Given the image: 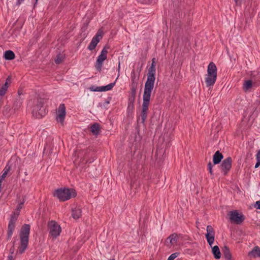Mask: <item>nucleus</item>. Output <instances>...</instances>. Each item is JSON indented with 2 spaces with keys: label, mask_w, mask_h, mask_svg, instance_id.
<instances>
[{
  "label": "nucleus",
  "mask_w": 260,
  "mask_h": 260,
  "mask_svg": "<svg viewBox=\"0 0 260 260\" xmlns=\"http://www.w3.org/2000/svg\"><path fill=\"white\" fill-rule=\"evenodd\" d=\"M30 228V225L28 224H24L21 228L20 233V245L17 250V252L20 254L24 253L27 248Z\"/></svg>",
  "instance_id": "2"
},
{
  "label": "nucleus",
  "mask_w": 260,
  "mask_h": 260,
  "mask_svg": "<svg viewBox=\"0 0 260 260\" xmlns=\"http://www.w3.org/2000/svg\"><path fill=\"white\" fill-rule=\"evenodd\" d=\"M63 61L62 55L60 54H58L54 60L56 64H59Z\"/></svg>",
  "instance_id": "30"
},
{
  "label": "nucleus",
  "mask_w": 260,
  "mask_h": 260,
  "mask_svg": "<svg viewBox=\"0 0 260 260\" xmlns=\"http://www.w3.org/2000/svg\"><path fill=\"white\" fill-rule=\"evenodd\" d=\"M66 107L64 104L59 105L56 112V119L57 122L62 124L66 116Z\"/></svg>",
  "instance_id": "11"
},
{
  "label": "nucleus",
  "mask_w": 260,
  "mask_h": 260,
  "mask_svg": "<svg viewBox=\"0 0 260 260\" xmlns=\"http://www.w3.org/2000/svg\"><path fill=\"white\" fill-rule=\"evenodd\" d=\"M137 87L132 86L131 89V96L136 97Z\"/></svg>",
  "instance_id": "33"
},
{
  "label": "nucleus",
  "mask_w": 260,
  "mask_h": 260,
  "mask_svg": "<svg viewBox=\"0 0 260 260\" xmlns=\"http://www.w3.org/2000/svg\"><path fill=\"white\" fill-rule=\"evenodd\" d=\"M111 260H114V259H111Z\"/></svg>",
  "instance_id": "52"
},
{
  "label": "nucleus",
  "mask_w": 260,
  "mask_h": 260,
  "mask_svg": "<svg viewBox=\"0 0 260 260\" xmlns=\"http://www.w3.org/2000/svg\"><path fill=\"white\" fill-rule=\"evenodd\" d=\"M138 3L142 4H151L155 3L156 0H136Z\"/></svg>",
  "instance_id": "29"
},
{
  "label": "nucleus",
  "mask_w": 260,
  "mask_h": 260,
  "mask_svg": "<svg viewBox=\"0 0 260 260\" xmlns=\"http://www.w3.org/2000/svg\"><path fill=\"white\" fill-rule=\"evenodd\" d=\"M207 74L217 76V68L212 62H210L208 66Z\"/></svg>",
  "instance_id": "18"
},
{
  "label": "nucleus",
  "mask_w": 260,
  "mask_h": 260,
  "mask_svg": "<svg viewBox=\"0 0 260 260\" xmlns=\"http://www.w3.org/2000/svg\"><path fill=\"white\" fill-rule=\"evenodd\" d=\"M92 161H93V160H90V161H89V160H87V161H86V163H88H88H90V162H91Z\"/></svg>",
  "instance_id": "49"
},
{
  "label": "nucleus",
  "mask_w": 260,
  "mask_h": 260,
  "mask_svg": "<svg viewBox=\"0 0 260 260\" xmlns=\"http://www.w3.org/2000/svg\"><path fill=\"white\" fill-rule=\"evenodd\" d=\"M24 203V201L23 200L22 202H21L18 205H19L20 206H23V204Z\"/></svg>",
  "instance_id": "47"
},
{
  "label": "nucleus",
  "mask_w": 260,
  "mask_h": 260,
  "mask_svg": "<svg viewBox=\"0 0 260 260\" xmlns=\"http://www.w3.org/2000/svg\"><path fill=\"white\" fill-rule=\"evenodd\" d=\"M103 37V31L99 29L96 32V35L93 37L88 45L87 48L89 50H93L96 47L97 44Z\"/></svg>",
  "instance_id": "10"
},
{
  "label": "nucleus",
  "mask_w": 260,
  "mask_h": 260,
  "mask_svg": "<svg viewBox=\"0 0 260 260\" xmlns=\"http://www.w3.org/2000/svg\"><path fill=\"white\" fill-rule=\"evenodd\" d=\"M256 163L255 165V168H257L260 166V161H258V160H256Z\"/></svg>",
  "instance_id": "43"
},
{
  "label": "nucleus",
  "mask_w": 260,
  "mask_h": 260,
  "mask_svg": "<svg viewBox=\"0 0 260 260\" xmlns=\"http://www.w3.org/2000/svg\"><path fill=\"white\" fill-rule=\"evenodd\" d=\"M155 67V58H152V63H151V64L150 66H153Z\"/></svg>",
  "instance_id": "40"
},
{
  "label": "nucleus",
  "mask_w": 260,
  "mask_h": 260,
  "mask_svg": "<svg viewBox=\"0 0 260 260\" xmlns=\"http://www.w3.org/2000/svg\"><path fill=\"white\" fill-rule=\"evenodd\" d=\"M212 252L215 259H218L220 258L221 253L218 246L216 245L212 247Z\"/></svg>",
  "instance_id": "21"
},
{
  "label": "nucleus",
  "mask_w": 260,
  "mask_h": 260,
  "mask_svg": "<svg viewBox=\"0 0 260 260\" xmlns=\"http://www.w3.org/2000/svg\"><path fill=\"white\" fill-rule=\"evenodd\" d=\"M109 49V46H105L102 49L101 54L97 58L96 64L95 67L96 69L101 72L103 67V62L107 59V55L108 53V50Z\"/></svg>",
  "instance_id": "7"
},
{
  "label": "nucleus",
  "mask_w": 260,
  "mask_h": 260,
  "mask_svg": "<svg viewBox=\"0 0 260 260\" xmlns=\"http://www.w3.org/2000/svg\"><path fill=\"white\" fill-rule=\"evenodd\" d=\"M135 99H136V97L135 96H129V99H128V105H129V106L132 105V106L133 105L135 101Z\"/></svg>",
  "instance_id": "34"
},
{
  "label": "nucleus",
  "mask_w": 260,
  "mask_h": 260,
  "mask_svg": "<svg viewBox=\"0 0 260 260\" xmlns=\"http://www.w3.org/2000/svg\"><path fill=\"white\" fill-rule=\"evenodd\" d=\"M243 0H234L237 5H240Z\"/></svg>",
  "instance_id": "41"
},
{
  "label": "nucleus",
  "mask_w": 260,
  "mask_h": 260,
  "mask_svg": "<svg viewBox=\"0 0 260 260\" xmlns=\"http://www.w3.org/2000/svg\"><path fill=\"white\" fill-rule=\"evenodd\" d=\"M11 169V167L7 165L3 171V174L1 176H0V179L4 180L6 177L8 172L10 171Z\"/></svg>",
  "instance_id": "26"
},
{
  "label": "nucleus",
  "mask_w": 260,
  "mask_h": 260,
  "mask_svg": "<svg viewBox=\"0 0 260 260\" xmlns=\"http://www.w3.org/2000/svg\"><path fill=\"white\" fill-rule=\"evenodd\" d=\"M258 16H260V13L258 14Z\"/></svg>",
  "instance_id": "50"
},
{
  "label": "nucleus",
  "mask_w": 260,
  "mask_h": 260,
  "mask_svg": "<svg viewBox=\"0 0 260 260\" xmlns=\"http://www.w3.org/2000/svg\"><path fill=\"white\" fill-rule=\"evenodd\" d=\"M36 3L37 2L38 0H36Z\"/></svg>",
  "instance_id": "51"
},
{
  "label": "nucleus",
  "mask_w": 260,
  "mask_h": 260,
  "mask_svg": "<svg viewBox=\"0 0 260 260\" xmlns=\"http://www.w3.org/2000/svg\"><path fill=\"white\" fill-rule=\"evenodd\" d=\"M13 257L12 255H10L8 256L7 260H13Z\"/></svg>",
  "instance_id": "44"
},
{
  "label": "nucleus",
  "mask_w": 260,
  "mask_h": 260,
  "mask_svg": "<svg viewBox=\"0 0 260 260\" xmlns=\"http://www.w3.org/2000/svg\"><path fill=\"white\" fill-rule=\"evenodd\" d=\"M48 228L49 231V235L53 238H56L60 234L61 229L60 225L54 220L48 222Z\"/></svg>",
  "instance_id": "6"
},
{
  "label": "nucleus",
  "mask_w": 260,
  "mask_h": 260,
  "mask_svg": "<svg viewBox=\"0 0 260 260\" xmlns=\"http://www.w3.org/2000/svg\"><path fill=\"white\" fill-rule=\"evenodd\" d=\"M207 233L205 235L207 241L210 246H212L215 240V232L211 225H207Z\"/></svg>",
  "instance_id": "12"
},
{
  "label": "nucleus",
  "mask_w": 260,
  "mask_h": 260,
  "mask_svg": "<svg viewBox=\"0 0 260 260\" xmlns=\"http://www.w3.org/2000/svg\"><path fill=\"white\" fill-rule=\"evenodd\" d=\"M248 256L250 257H260V248L258 246H255L249 252Z\"/></svg>",
  "instance_id": "20"
},
{
  "label": "nucleus",
  "mask_w": 260,
  "mask_h": 260,
  "mask_svg": "<svg viewBox=\"0 0 260 260\" xmlns=\"http://www.w3.org/2000/svg\"><path fill=\"white\" fill-rule=\"evenodd\" d=\"M179 253L178 252L173 253L169 256L167 260H174L179 255Z\"/></svg>",
  "instance_id": "32"
},
{
  "label": "nucleus",
  "mask_w": 260,
  "mask_h": 260,
  "mask_svg": "<svg viewBox=\"0 0 260 260\" xmlns=\"http://www.w3.org/2000/svg\"><path fill=\"white\" fill-rule=\"evenodd\" d=\"M11 82V78H10V77H8L7 78V79L6 80V82H5V83L4 84H6V85L8 86V84H10Z\"/></svg>",
  "instance_id": "37"
},
{
  "label": "nucleus",
  "mask_w": 260,
  "mask_h": 260,
  "mask_svg": "<svg viewBox=\"0 0 260 260\" xmlns=\"http://www.w3.org/2000/svg\"><path fill=\"white\" fill-rule=\"evenodd\" d=\"M212 164L211 162H209L208 164V169L209 171L210 174L212 175L213 174V171H212Z\"/></svg>",
  "instance_id": "35"
},
{
  "label": "nucleus",
  "mask_w": 260,
  "mask_h": 260,
  "mask_svg": "<svg viewBox=\"0 0 260 260\" xmlns=\"http://www.w3.org/2000/svg\"><path fill=\"white\" fill-rule=\"evenodd\" d=\"M15 54L11 50H7L5 52L4 57L6 60H12L15 58Z\"/></svg>",
  "instance_id": "22"
},
{
  "label": "nucleus",
  "mask_w": 260,
  "mask_h": 260,
  "mask_svg": "<svg viewBox=\"0 0 260 260\" xmlns=\"http://www.w3.org/2000/svg\"><path fill=\"white\" fill-rule=\"evenodd\" d=\"M156 68L150 66L148 69L147 78L145 83L144 91L145 92L152 93L154 88V85L155 80Z\"/></svg>",
  "instance_id": "3"
},
{
  "label": "nucleus",
  "mask_w": 260,
  "mask_h": 260,
  "mask_svg": "<svg viewBox=\"0 0 260 260\" xmlns=\"http://www.w3.org/2000/svg\"><path fill=\"white\" fill-rule=\"evenodd\" d=\"M223 158V155L219 151H216L213 156V165L219 164L221 162Z\"/></svg>",
  "instance_id": "17"
},
{
  "label": "nucleus",
  "mask_w": 260,
  "mask_h": 260,
  "mask_svg": "<svg viewBox=\"0 0 260 260\" xmlns=\"http://www.w3.org/2000/svg\"><path fill=\"white\" fill-rule=\"evenodd\" d=\"M22 103V99H21L19 97L17 98L14 103L13 108L14 109V110L15 111L16 110L19 109L21 107Z\"/></svg>",
  "instance_id": "24"
},
{
  "label": "nucleus",
  "mask_w": 260,
  "mask_h": 260,
  "mask_svg": "<svg viewBox=\"0 0 260 260\" xmlns=\"http://www.w3.org/2000/svg\"><path fill=\"white\" fill-rule=\"evenodd\" d=\"M216 75L207 74V77L205 78V82L207 86H213L216 82Z\"/></svg>",
  "instance_id": "15"
},
{
  "label": "nucleus",
  "mask_w": 260,
  "mask_h": 260,
  "mask_svg": "<svg viewBox=\"0 0 260 260\" xmlns=\"http://www.w3.org/2000/svg\"><path fill=\"white\" fill-rule=\"evenodd\" d=\"M24 0H17L16 2V5L19 6L21 3L24 2Z\"/></svg>",
  "instance_id": "42"
},
{
  "label": "nucleus",
  "mask_w": 260,
  "mask_h": 260,
  "mask_svg": "<svg viewBox=\"0 0 260 260\" xmlns=\"http://www.w3.org/2000/svg\"><path fill=\"white\" fill-rule=\"evenodd\" d=\"M75 189L72 188H59L56 190L54 196L56 197L61 201H66L76 196Z\"/></svg>",
  "instance_id": "5"
},
{
  "label": "nucleus",
  "mask_w": 260,
  "mask_h": 260,
  "mask_svg": "<svg viewBox=\"0 0 260 260\" xmlns=\"http://www.w3.org/2000/svg\"><path fill=\"white\" fill-rule=\"evenodd\" d=\"M90 131L95 136H97L101 132L100 125L96 122L91 124L90 127Z\"/></svg>",
  "instance_id": "16"
},
{
  "label": "nucleus",
  "mask_w": 260,
  "mask_h": 260,
  "mask_svg": "<svg viewBox=\"0 0 260 260\" xmlns=\"http://www.w3.org/2000/svg\"><path fill=\"white\" fill-rule=\"evenodd\" d=\"M252 85V81L251 80H247L243 84V89L244 90H248L251 88Z\"/></svg>",
  "instance_id": "27"
},
{
  "label": "nucleus",
  "mask_w": 260,
  "mask_h": 260,
  "mask_svg": "<svg viewBox=\"0 0 260 260\" xmlns=\"http://www.w3.org/2000/svg\"><path fill=\"white\" fill-rule=\"evenodd\" d=\"M256 159L258 161H260V150L257 152L256 155Z\"/></svg>",
  "instance_id": "39"
},
{
  "label": "nucleus",
  "mask_w": 260,
  "mask_h": 260,
  "mask_svg": "<svg viewBox=\"0 0 260 260\" xmlns=\"http://www.w3.org/2000/svg\"><path fill=\"white\" fill-rule=\"evenodd\" d=\"M151 93L144 92L143 95V104L141 112L138 121L144 123L147 117L148 107L150 104V100Z\"/></svg>",
  "instance_id": "4"
},
{
  "label": "nucleus",
  "mask_w": 260,
  "mask_h": 260,
  "mask_svg": "<svg viewBox=\"0 0 260 260\" xmlns=\"http://www.w3.org/2000/svg\"><path fill=\"white\" fill-rule=\"evenodd\" d=\"M82 211L79 207H76L72 210V216L75 219L79 218L81 216Z\"/></svg>",
  "instance_id": "19"
},
{
  "label": "nucleus",
  "mask_w": 260,
  "mask_h": 260,
  "mask_svg": "<svg viewBox=\"0 0 260 260\" xmlns=\"http://www.w3.org/2000/svg\"><path fill=\"white\" fill-rule=\"evenodd\" d=\"M138 79L139 78L136 77L135 72H133L131 75L132 86L137 87Z\"/></svg>",
  "instance_id": "25"
},
{
  "label": "nucleus",
  "mask_w": 260,
  "mask_h": 260,
  "mask_svg": "<svg viewBox=\"0 0 260 260\" xmlns=\"http://www.w3.org/2000/svg\"><path fill=\"white\" fill-rule=\"evenodd\" d=\"M4 108H5L4 111V113H5L6 114H8L10 110V107L8 106H6V107H5Z\"/></svg>",
  "instance_id": "36"
},
{
  "label": "nucleus",
  "mask_w": 260,
  "mask_h": 260,
  "mask_svg": "<svg viewBox=\"0 0 260 260\" xmlns=\"http://www.w3.org/2000/svg\"><path fill=\"white\" fill-rule=\"evenodd\" d=\"M230 219L232 222L240 224L245 219L244 216L242 214H239L237 210H233L229 213Z\"/></svg>",
  "instance_id": "8"
},
{
  "label": "nucleus",
  "mask_w": 260,
  "mask_h": 260,
  "mask_svg": "<svg viewBox=\"0 0 260 260\" xmlns=\"http://www.w3.org/2000/svg\"><path fill=\"white\" fill-rule=\"evenodd\" d=\"M255 207L257 209H260V200L256 202Z\"/></svg>",
  "instance_id": "38"
},
{
  "label": "nucleus",
  "mask_w": 260,
  "mask_h": 260,
  "mask_svg": "<svg viewBox=\"0 0 260 260\" xmlns=\"http://www.w3.org/2000/svg\"><path fill=\"white\" fill-rule=\"evenodd\" d=\"M232 159L231 157L229 156L223 159L220 165V168L221 172L224 175H226L232 168Z\"/></svg>",
  "instance_id": "9"
},
{
  "label": "nucleus",
  "mask_w": 260,
  "mask_h": 260,
  "mask_svg": "<svg viewBox=\"0 0 260 260\" xmlns=\"http://www.w3.org/2000/svg\"><path fill=\"white\" fill-rule=\"evenodd\" d=\"M24 203V201L23 200L22 202H21L18 205H19L20 206H23V204Z\"/></svg>",
  "instance_id": "46"
},
{
  "label": "nucleus",
  "mask_w": 260,
  "mask_h": 260,
  "mask_svg": "<svg viewBox=\"0 0 260 260\" xmlns=\"http://www.w3.org/2000/svg\"><path fill=\"white\" fill-rule=\"evenodd\" d=\"M44 99L39 96L35 97L32 101L29 103L31 108V113L34 117L41 118L46 113L45 108L44 107Z\"/></svg>",
  "instance_id": "1"
},
{
  "label": "nucleus",
  "mask_w": 260,
  "mask_h": 260,
  "mask_svg": "<svg viewBox=\"0 0 260 260\" xmlns=\"http://www.w3.org/2000/svg\"><path fill=\"white\" fill-rule=\"evenodd\" d=\"M120 61H119V63H118V72L119 73V71H120Z\"/></svg>",
  "instance_id": "48"
},
{
  "label": "nucleus",
  "mask_w": 260,
  "mask_h": 260,
  "mask_svg": "<svg viewBox=\"0 0 260 260\" xmlns=\"http://www.w3.org/2000/svg\"><path fill=\"white\" fill-rule=\"evenodd\" d=\"M22 208V206H20L19 205H18L16 209L18 210V211H20L21 210V209Z\"/></svg>",
  "instance_id": "45"
},
{
  "label": "nucleus",
  "mask_w": 260,
  "mask_h": 260,
  "mask_svg": "<svg viewBox=\"0 0 260 260\" xmlns=\"http://www.w3.org/2000/svg\"><path fill=\"white\" fill-rule=\"evenodd\" d=\"M20 212V211H18L17 209H16L15 211L13 213V214L11 215V218H15V220H17V218H18V216L19 215Z\"/></svg>",
  "instance_id": "31"
},
{
  "label": "nucleus",
  "mask_w": 260,
  "mask_h": 260,
  "mask_svg": "<svg viewBox=\"0 0 260 260\" xmlns=\"http://www.w3.org/2000/svg\"><path fill=\"white\" fill-rule=\"evenodd\" d=\"M115 84V82L111 83L107 85L101 87L92 86L89 89L92 91H106L111 90Z\"/></svg>",
  "instance_id": "13"
},
{
  "label": "nucleus",
  "mask_w": 260,
  "mask_h": 260,
  "mask_svg": "<svg viewBox=\"0 0 260 260\" xmlns=\"http://www.w3.org/2000/svg\"><path fill=\"white\" fill-rule=\"evenodd\" d=\"M17 220L15 218H10L8 226V238L9 239L12 237L13 231L15 228V223Z\"/></svg>",
  "instance_id": "14"
},
{
  "label": "nucleus",
  "mask_w": 260,
  "mask_h": 260,
  "mask_svg": "<svg viewBox=\"0 0 260 260\" xmlns=\"http://www.w3.org/2000/svg\"><path fill=\"white\" fill-rule=\"evenodd\" d=\"M169 240L171 245H174L178 240V235L176 233L170 235L167 238Z\"/></svg>",
  "instance_id": "23"
},
{
  "label": "nucleus",
  "mask_w": 260,
  "mask_h": 260,
  "mask_svg": "<svg viewBox=\"0 0 260 260\" xmlns=\"http://www.w3.org/2000/svg\"><path fill=\"white\" fill-rule=\"evenodd\" d=\"M8 88V85H6V84L3 85L1 88L0 89V96H4L6 93V91H7Z\"/></svg>",
  "instance_id": "28"
}]
</instances>
